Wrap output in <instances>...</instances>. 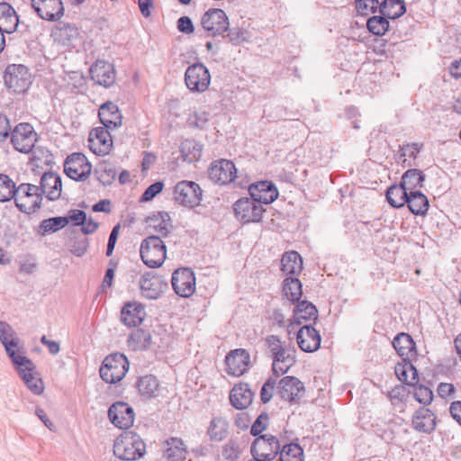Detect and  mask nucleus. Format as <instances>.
Masks as SVG:
<instances>
[{
	"mask_svg": "<svg viewBox=\"0 0 461 461\" xmlns=\"http://www.w3.org/2000/svg\"><path fill=\"white\" fill-rule=\"evenodd\" d=\"M265 345L271 354L272 369L276 375L285 374L295 364L296 349L294 346L282 341L276 335L267 336Z\"/></svg>",
	"mask_w": 461,
	"mask_h": 461,
	"instance_id": "obj_1",
	"label": "nucleus"
},
{
	"mask_svg": "<svg viewBox=\"0 0 461 461\" xmlns=\"http://www.w3.org/2000/svg\"><path fill=\"white\" fill-rule=\"evenodd\" d=\"M146 453L143 439L131 430H125L114 441L113 454L123 461L140 459Z\"/></svg>",
	"mask_w": 461,
	"mask_h": 461,
	"instance_id": "obj_2",
	"label": "nucleus"
},
{
	"mask_svg": "<svg viewBox=\"0 0 461 461\" xmlns=\"http://www.w3.org/2000/svg\"><path fill=\"white\" fill-rule=\"evenodd\" d=\"M130 363L122 353H113L104 357L99 369L100 377L107 384H117L126 375Z\"/></svg>",
	"mask_w": 461,
	"mask_h": 461,
	"instance_id": "obj_3",
	"label": "nucleus"
},
{
	"mask_svg": "<svg viewBox=\"0 0 461 461\" xmlns=\"http://www.w3.org/2000/svg\"><path fill=\"white\" fill-rule=\"evenodd\" d=\"M140 254L147 267H159L167 258V247L160 237L151 235L142 240Z\"/></svg>",
	"mask_w": 461,
	"mask_h": 461,
	"instance_id": "obj_4",
	"label": "nucleus"
},
{
	"mask_svg": "<svg viewBox=\"0 0 461 461\" xmlns=\"http://www.w3.org/2000/svg\"><path fill=\"white\" fill-rule=\"evenodd\" d=\"M14 199L20 212L31 214L41 209L42 194L39 191L38 185L23 183L17 187Z\"/></svg>",
	"mask_w": 461,
	"mask_h": 461,
	"instance_id": "obj_5",
	"label": "nucleus"
},
{
	"mask_svg": "<svg viewBox=\"0 0 461 461\" xmlns=\"http://www.w3.org/2000/svg\"><path fill=\"white\" fill-rule=\"evenodd\" d=\"M4 84L14 94L25 93L32 84L28 68L22 64L8 65L4 72Z\"/></svg>",
	"mask_w": 461,
	"mask_h": 461,
	"instance_id": "obj_6",
	"label": "nucleus"
},
{
	"mask_svg": "<svg viewBox=\"0 0 461 461\" xmlns=\"http://www.w3.org/2000/svg\"><path fill=\"white\" fill-rule=\"evenodd\" d=\"M203 198V190L200 185L194 181L183 180L178 182L174 187V200L176 203L194 208L200 205Z\"/></svg>",
	"mask_w": 461,
	"mask_h": 461,
	"instance_id": "obj_7",
	"label": "nucleus"
},
{
	"mask_svg": "<svg viewBox=\"0 0 461 461\" xmlns=\"http://www.w3.org/2000/svg\"><path fill=\"white\" fill-rule=\"evenodd\" d=\"M186 87L193 93H203L211 83V75L203 63L190 65L185 73Z\"/></svg>",
	"mask_w": 461,
	"mask_h": 461,
	"instance_id": "obj_8",
	"label": "nucleus"
},
{
	"mask_svg": "<svg viewBox=\"0 0 461 461\" xmlns=\"http://www.w3.org/2000/svg\"><path fill=\"white\" fill-rule=\"evenodd\" d=\"M280 442L278 438L270 434L257 437L250 447L253 457H258L263 461H272L278 455Z\"/></svg>",
	"mask_w": 461,
	"mask_h": 461,
	"instance_id": "obj_9",
	"label": "nucleus"
},
{
	"mask_svg": "<svg viewBox=\"0 0 461 461\" xmlns=\"http://www.w3.org/2000/svg\"><path fill=\"white\" fill-rule=\"evenodd\" d=\"M11 143L14 148L22 153L32 151L37 141V133L29 123H20L10 132Z\"/></svg>",
	"mask_w": 461,
	"mask_h": 461,
	"instance_id": "obj_10",
	"label": "nucleus"
},
{
	"mask_svg": "<svg viewBox=\"0 0 461 461\" xmlns=\"http://www.w3.org/2000/svg\"><path fill=\"white\" fill-rule=\"evenodd\" d=\"M18 362L13 365L27 388L36 395L41 394L44 385L42 380L35 376L36 366L33 362L25 356L19 357Z\"/></svg>",
	"mask_w": 461,
	"mask_h": 461,
	"instance_id": "obj_11",
	"label": "nucleus"
},
{
	"mask_svg": "<svg viewBox=\"0 0 461 461\" xmlns=\"http://www.w3.org/2000/svg\"><path fill=\"white\" fill-rule=\"evenodd\" d=\"M91 170L92 165L82 153H72L68 156L64 163V172L69 178L76 181H86L89 177Z\"/></svg>",
	"mask_w": 461,
	"mask_h": 461,
	"instance_id": "obj_12",
	"label": "nucleus"
},
{
	"mask_svg": "<svg viewBox=\"0 0 461 461\" xmlns=\"http://www.w3.org/2000/svg\"><path fill=\"white\" fill-rule=\"evenodd\" d=\"M0 342L4 346L12 363L19 364V357L24 356L23 348L19 346L20 339L13 327L3 321H0Z\"/></svg>",
	"mask_w": 461,
	"mask_h": 461,
	"instance_id": "obj_13",
	"label": "nucleus"
},
{
	"mask_svg": "<svg viewBox=\"0 0 461 461\" xmlns=\"http://www.w3.org/2000/svg\"><path fill=\"white\" fill-rule=\"evenodd\" d=\"M236 218L243 223L258 222L262 219L264 209L252 197L240 198L233 204Z\"/></svg>",
	"mask_w": 461,
	"mask_h": 461,
	"instance_id": "obj_14",
	"label": "nucleus"
},
{
	"mask_svg": "<svg viewBox=\"0 0 461 461\" xmlns=\"http://www.w3.org/2000/svg\"><path fill=\"white\" fill-rule=\"evenodd\" d=\"M171 285L175 293L184 298H188L195 292V276L189 267H180L172 274Z\"/></svg>",
	"mask_w": 461,
	"mask_h": 461,
	"instance_id": "obj_15",
	"label": "nucleus"
},
{
	"mask_svg": "<svg viewBox=\"0 0 461 461\" xmlns=\"http://www.w3.org/2000/svg\"><path fill=\"white\" fill-rule=\"evenodd\" d=\"M201 23L207 36L221 35L229 29V20L221 9H210L202 17Z\"/></svg>",
	"mask_w": 461,
	"mask_h": 461,
	"instance_id": "obj_16",
	"label": "nucleus"
},
{
	"mask_svg": "<svg viewBox=\"0 0 461 461\" xmlns=\"http://www.w3.org/2000/svg\"><path fill=\"white\" fill-rule=\"evenodd\" d=\"M108 417L115 427L127 429L132 426L135 413L133 408L127 402H116L110 406Z\"/></svg>",
	"mask_w": 461,
	"mask_h": 461,
	"instance_id": "obj_17",
	"label": "nucleus"
},
{
	"mask_svg": "<svg viewBox=\"0 0 461 461\" xmlns=\"http://www.w3.org/2000/svg\"><path fill=\"white\" fill-rule=\"evenodd\" d=\"M112 130L104 127L94 128L88 137L89 149L96 155H107L113 148Z\"/></svg>",
	"mask_w": 461,
	"mask_h": 461,
	"instance_id": "obj_18",
	"label": "nucleus"
},
{
	"mask_svg": "<svg viewBox=\"0 0 461 461\" xmlns=\"http://www.w3.org/2000/svg\"><path fill=\"white\" fill-rule=\"evenodd\" d=\"M237 169L232 161L220 159L212 163L209 168V178L219 185L231 183L236 177Z\"/></svg>",
	"mask_w": 461,
	"mask_h": 461,
	"instance_id": "obj_19",
	"label": "nucleus"
},
{
	"mask_svg": "<svg viewBox=\"0 0 461 461\" xmlns=\"http://www.w3.org/2000/svg\"><path fill=\"white\" fill-rule=\"evenodd\" d=\"M225 363L227 366L226 371L229 375L240 376L249 369V353L244 348L233 349L226 356Z\"/></svg>",
	"mask_w": 461,
	"mask_h": 461,
	"instance_id": "obj_20",
	"label": "nucleus"
},
{
	"mask_svg": "<svg viewBox=\"0 0 461 461\" xmlns=\"http://www.w3.org/2000/svg\"><path fill=\"white\" fill-rule=\"evenodd\" d=\"M32 6L43 20L56 22L64 15V5L61 0H32Z\"/></svg>",
	"mask_w": 461,
	"mask_h": 461,
	"instance_id": "obj_21",
	"label": "nucleus"
},
{
	"mask_svg": "<svg viewBox=\"0 0 461 461\" xmlns=\"http://www.w3.org/2000/svg\"><path fill=\"white\" fill-rule=\"evenodd\" d=\"M141 294L147 299H158L167 288V283L153 272L144 273L140 279Z\"/></svg>",
	"mask_w": 461,
	"mask_h": 461,
	"instance_id": "obj_22",
	"label": "nucleus"
},
{
	"mask_svg": "<svg viewBox=\"0 0 461 461\" xmlns=\"http://www.w3.org/2000/svg\"><path fill=\"white\" fill-rule=\"evenodd\" d=\"M89 73L92 80L104 87H109L115 82V69L112 63L104 60H96L90 68Z\"/></svg>",
	"mask_w": 461,
	"mask_h": 461,
	"instance_id": "obj_23",
	"label": "nucleus"
},
{
	"mask_svg": "<svg viewBox=\"0 0 461 461\" xmlns=\"http://www.w3.org/2000/svg\"><path fill=\"white\" fill-rule=\"evenodd\" d=\"M278 394L289 402L299 400L304 393V385L294 376H285L278 383Z\"/></svg>",
	"mask_w": 461,
	"mask_h": 461,
	"instance_id": "obj_24",
	"label": "nucleus"
},
{
	"mask_svg": "<svg viewBox=\"0 0 461 461\" xmlns=\"http://www.w3.org/2000/svg\"><path fill=\"white\" fill-rule=\"evenodd\" d=\"M250 196L258 203L269 204L278 197V190L271 181H259L249 187Z\"/></svg>",
	"mask_w": 461,
	"mask_h": 461,
	"instance_id": "obj_25",
	"label": "nucleus"
},
{
	"mask_svg": "<svg viewBox=\"0 0 461 461\" xmlns=\"http://www.w3.org/2000/svg\"><path fill=\"white\" fill-rule=\"evenodd\" d=\"M297 344L303 352H315L321 347V338L319 331L312 325H303L296 335Z\"/></svg>",
	"mask_w": 461,
	"mask_h": 461,
	"instance_id": "obj_26",
	"label": "nucleus"
},
{
	"mask_svg": "<svg viewBox=\"0 0 461 461\" xmlns=\"http://www.w3.org/2000/svg\"><path fill=\"white\" fill-rule=\"evenodd\" d=\"M62 182L61 177L58 173L50 171L45 172L41 177V185H38L39 191L43 195L54 201L60 197Z\"/></svg>",
	"mask_w": 461,
	"mask_h": 461,
	"instance_id": "obj_27",
	"label": "nucleus"
},
{
	"mask_svg": "<svg viewBox=\"0 0 461 461\" xmlns=\"http://www.w3.org/2000/svg\"><path fill=\"white\" fill-rule=\"evenodd\" d=\"M435 413L428 408L420 407L415 411L411 418L412 428L421 433L429 434L437 426Z\"/></svg>",
	"mask_w": 461,
	"mask_h": 461,
	"instance_id": "obj_28",
	"label": "nucleus"
},
{
	"mask_svg": "<svg viewBox=\"0 0 461 461\" xmlns=\"http://www.w3.org/2000/svg\"><path fill=\"white\" fill-rule=\"evenodd\" d=\"M98 116L103 127L106 129L113 131L122 126V115L113 102L103 104L99 108Z\"/></svg>",
	"mask_w": 461,
	"mask_h": 461,
	"instance_id": "obj_29",
	"label": "nucleus"
},
{
	"mask_svg": "<svg viewBox=\"0 0 461 461\" xmlns=\"http://www.w3.org/2000/svg\"><path fill=\"white\" fill-rule=\"evenodd\" d=\"M145 316V311L140 303H127L121 311V321L128 327L140 325Z\"/></svg>",
	"mask_w": 461,
	"mask_h": 461,
	"instance_id": "obj_30",
	"label": "nucleus"
},
{
	"mask_svg": "<svg viewBox=\"0 0 461 461\" xmlns=\"http://www.w3.org/2000/svg\"><path fill=\"white\" fill-rule=\"evenodd\" d=\"M295 303L291 324L302 325L303 321L317 320L318 310L313 303L306 300H300Z\"/></svg>",
	"mask_w": 461,
	"mask_h": 461,
	"instance_id": "obj_31",
	"label": "nucleus"
},
{
	"mask_svg": "<svg viewBox=\"0 0 461 461\" xmlns=\"http://www.w3.org/2000/svg\"><path fill=\"white\" fill-rule=\"evenodd\" d=\"M253 399V393L248 384L240 383L236 384L230 393V402L237 410H243L249 407Z\"/></svg>",
	"mask_w": 461,
	"mask_h": 461,
	"instance_id": "obj_32",
	"label": "nucleus"
},
{
	"mask_svg": "<svg viewBox=\"0 0 461 461\" xmlns=\"http://www.w3.org/2000/svg\"><path fill=\"white\" fill-rule=\"evenodd\" d=\"M19 24V17L14 8L6 2L0 3V30L7 34L14 32Z\"/></svg>",
	"mask_w": 461,
	"mask_h": 461,
	"instance_id": "obj_33",
	"label": "nucleus"
},
{
	"mask_svg": "<svg viewBox=\"0 0 461 461\" xmlns=\"http://www.w3.org/2000/svg\"><path fill=\"white\" fill-rule=\"evenodd\" d=\"M393 346L402 358H413L416 355V346L411 335L401 332L393 340Z\"/></svg>",
	"mask_w": 461,
	"mask_h": 461,
	"instance_id": "obj_34",
	"label": "nucleus"
},
{
	"mask_svg": "<svg viewBox=\"0 0 461 461\" xmlns=\"http://www.w3.org/2000/svg\"><path fill=\"white\" fill-rule=\"evenodd\" d=\"M77 35V28L71 23L58 25L51 32V37L54 39V41L63 46L70 45Z\"/></svg>",
	"mask_w": 461,
	"mask_h": 461,
	"instance_id": "obj_35",
	"label": "nucleus"
},
{
	"mask_svg": "<svg viewBox=\"0 0 461 461\" xmlns=\"http://www.w3.org/2000/svg\"><path fill=\"white\" fill-rule=\"evenodd\" d=\"M281 270L285 275H299L303 270L301 255L294 250L285 252L281 259Z\"/></svg>",
	"mask_w": 461,
	"mask_h": 461,
	"instance_id": "obj_36",
	"label": "nucleus"
},
{
	"mask_svg": "<svg viewBox=\"0 0 461 461\" xmlns=\"http://www.w3.org/2000/svg\"><path fill=\"white\" fill-rule=\"evenodd\" d=\"M229 434V422L221 417L216 416L212 419L207 429V435L212 441H222Z\"/></svg>",
	"mask_w": 461,
	"mask_h": 461,
	"instance_id": "obj_37",
	"label": "nucleus"
},
{
	"mask_svg": "<svg viewBox=\"0 0 461 461\" xmlns=\"http://www.w3.org/2000/svg\"><path fill=\"white\" fill-rule=\"evenodd\" d=\"M410 192L400 183L391 185L386 191V200L394 208H401L408 203Z\"/></svg>",
	"mask_w": 461,
	"mask_h": 461,
	"instance_id": "obj_38",
	"label": "nucleus"
},
{
	"mask_svg": "<svg viewBox=\"0 0 461 461\" xmlns=\"http://www.w3.org/2000/svg\"><path fill=\"white\" fill-rule=\"evenodd\" d=\"M127 344L134 351L147 349L151 344L150 332L143 329L134 330L129 335Z\"/></svg>",
	"mask_w": 461,
	"mask_h": 461,
	"instance_id": "obj_39",
	"label": "nucleus"
},
{
	"mask_svg": "<svg viewBox=\"0 0 461 461\" xmlns=\"http://www.w3.org/2000/svg\"><path fill=\"white\" fill-rule=\"evenodd\" d=\"M406 12V5L403 0H384L379 5V13L387 19H397Z\"/></svg>",
	"mask_w": 461,
	"mask_h": 461,
	"instance_id": "obj_40",
	"label": "nucleus"
},
{
	"mask_svg": "<svg viewBox=\"0 0 461 461\" xmlns=\"http://www.w3.org/2000/svg\"><path fill=\"white\" fill-rule=\"evenodd\" d=\"M180 152L184 161L196 162L202 157L203 145L194 140H185L181 142Z\"/></svg>",
	"mask_w": 461,
	"mask_h": 461,
	"instance_id": "obj_41",
	"label": "nucleus"
},
{
	"mask_svg": "<svg viewBox=\"0 0 461 461\" xmlns=\"http://www.w3.org/2000/svg\"><path fill=\"white\" fill-rule=\"evenodd\" d=\"M166 448L164 450V456L168 461H180L185 458V448L184 442L177 438H171L166 441Z\"/></svg>",
	"mask_w": 461,
	"mask_h": 461,
	"instance_id": "obj_42",
	"label": "nucleus"
},
{
	"mask_svg": "<svg viewBox=\"0 0 461 461\" xmlns=\"http://www.w3.org/2000/svg\"><path fill=\"white\" fill-rule=\"evenodd\" d=\"M406 204L415 215H424L429 209V200L420 191H411Z\"/></svg>",
	"mask_w": 461,
	"mask_h": 461,
	"instance_id": "obj_43",
	"label": "nucleus"
},
{
	"mask_svg": "<svg viewBox=\"0 0 461 461\" xmlns=\"http://www.w3.org/2000/svg\"><path fill=\"white\" fill-rule=\"evenodd\" d=\"M283 293L293 303L300 301L303 295L301 281L297 277H286L283 282Z\"/></svg>",
	"mask_w": 461,
	"mask_h": 461,
	"instance_id": "obj_44",
	"label": "nucleus"
},
{
	"mask_svg": "<svg viewBox=\"0 0 461 461\" xmlns=\"http://www.w3.org/2000/svg\"><path fill=\"white\" fill-rule=\"evenodd\" d=\"M137 388L141 396L151 398L156 396V393L159 388V384L156 376L147 375L139 378L137 382Z\"/></svg>",
	"mask_w": 461,
	"mask_h": 461,
	"instance_id": "obj_45",
	"label": "nucleus"
},
{
	"mask_svg": "<svg viewBox=\"0 0 461 461\" xmlns=\"http://www.w3.org/2000/svg\"><path fill=\"white\" fill-rule=\"evenodd\" d=\"M425 176L420 169H408L402 176L401 184L411 193L415 189L422 186Z\"/></svg>",
	"mask_w": 461,
	"mask_h": 461,
	"instance_id": "obj_46",
	"label": "nucleus"
},
{
	"mask_svg": "<svg viewBox=\"0 0 461 461\" xmlns=\"http://www.w3.org/2000/svg\"><path fill=\"white\" fill-rule=\"evenodd\" d=\"M280 461H303L304 452L303 447L297 443L285 445L279 449Z\"/></svg>",
	"mask_w": 461,
	"mask_h": 461,
	"instance_id": "obj_47",
	"label": "nucleus"
},
{
	"mask_svg": "<svg viewBox=\"0 0 461 461\" xmlns=\"http://www.w3.org/2000/svg\"><path fill=\"white\" fill-rule=\"evenodd\" d=\"M411 358H402V363H398L394 367V373L397 378L406 383L407 384H413L412 383H408V373L412 372V380L418 381V371L416 367L411 364Z\"/></svg>",
	"mask_w": 461,
	"mask_h": 461,
	"instance_id": "obj_48",
	"label": "nucleus"
},
{
	"mask_svg": "<svg viewBox=\"0 0 461 461\" xmlns=\"http://www.w3.org/2000/svg\"><path fill=\"white\" fill-rule=\"evenodd\" d=\"M366 27L374 35L383 36L388 32L390 23L387 17L380 14L368 18Z\"/></svg>",
	"mask_w": 461,
	"mask_h": 461,
	"instance_id": "obj_49",
	"label": "nucleus"
},
{
	"mask_svg": "<svg viewBox=\"0 0 461 461\" xmlns=\"http://www.w3.org/2000/svg\"><path fill=\"white\" fill-rule=\"evenodd\" d=\"M68 225V219L64 216L51 217L43 220L40 224V231L42 235L56 232Z\"/></svg>",
	"mask_w": 461,
	"mask_h": 461,
	"instance_id": "obj_50",
	"label": "nucleus"
},
{
	"mask_svg": "<svg viewBox=\"0 0 461 461\" xmlns=\"http://www.w3.org/2000/svg\"><path fill=\"white\" fill-rule=\"evenodd\" d=\"M16 190L14 182L8 176L0 174V202L14 199Z\"/></svg>",
	"mask_w": 461,
	"mask_h": 461,
	"instance_id": "obj_51",
	"label": "nucleus"
},
{
	"mask_svg": "<svg viewBox=\"0 0 461 461\" xmlns=\"http://www.w3.org/2000/svg\"><path fill=\"white\" fill-rule=\"evenodd\" d=\"M379 5L378 0H355L357 13L361 16L379 12Z\"/></svg>",
	"mask_w": 461,
	"mask_h": 461,
	"instance_id": "obj_52",
	"label": "nucleus"
},
{
	"mask_svg": "<svg viewBox=\"0 0 461 461\" xmlns=\"http://www.w3.org/2000/svg\"><path fill=\"white\" fill-rule=\"evenodd\" d=\"M387 398L393 405L403 402L409 396V391L402 384L395 385L391 391L386 393Z\"/></svg>",
	"mask_w": 461,
	"mask_h": 461,
	"instance_id": "obj_53",
	"label": "nucleus"
},
{
	"mask_svg": "<svg viewBox=\"0 0 461 461\" xmlns=\"http://www.w3.org/2000/svg\"><path fill=\"white\" fill-rule=\"evenodd\" d=\"M413 396L420 403L429 405L433 400V392L428 386L419 384L415 387Z\"/></svg>",
	"mask_w": 461,
	"mask_h": 461,
	"instance_id": "obj_54",
	"label": "nucleus"
},
{
	"mask_svg": "<svg viewBox=\"0 0 461 461\" xmlns=\"http://www.w3.org/2000/svg\"><path fill=\"white\" fill-rule=\"evenodd\" d=\"M221 454L227 461H237L240 455V449L239 445L230 439L222 447Z\"/></svg>",
	"mask_w": 461,
	"mask_h": 461,
	"instance_id": "obj_55",
	"label": "nucleus"
},
{
	"mask_svg": "<svg viewBox=\"0 0 461 461\" xmlns=\"http://www.w3.org/2000/svg\"><path fill=\"white\" fill-rule=\"evenodd\" d=\"M88 247L89 242L86 238H76L71 241L69 251L76 257H82L86 253Z\"/></svg>",
	"mask_w": 461,
	"mask_h": 461,
	"instance_id": "obj_56",
	"label": "nucleus"
},
{
	"mask_svg": "<svg viewBox=\"0 0 461 461\" xmlns=\"http://www.w3.org/2000/svg\"><path fill=\"white\" fill-rule=\"evenodd\" d=\"M164 188V183L161 181L151 184L142 194L140 202L151 201L157 194L162 192Z\"/></svg>",
	"mask_w": 461,
	"mask_h": 461,
	"instance_id": "obj_57",
	"label": "nucleus"
},
{
	"mask_svg": "<svg viewBox=\"0 0 461 461\" xmlns=\"http://www.w3.org/2000/svg\"><path fill=\"white\" fill-rule=\"evenodd\" d=\"M227 36L234 45H239L248 41V32L239 27L229 29Z\"/></svg>",
	"mask_w": 461,
	"mask_h": 461,
	"instance_id": "obj_58",
	"label": "nucleus"
},
{
	"mask_svg": "<svg viewBox=\"0 0 461 461\" xmlns=\"http://www.w3.org/2000/svg\"><path fill=\"white\" fill-rule=\"evenodd\" d=\"M100 179L104 183H111L116 176V170L111 163L103 162L100 164Z\"/></svg>",
	"mask_w": 461,
	"mask_h": 461,
	"instance_id": "obj_59",
	"label": "nucleus"
},
{
	"mask_svg": "<svg viewBox=\"0 0 461 461\" xmlns=\"http://www.w3.org/2000/svg\"><path fill=\"white\" fill-rule=\"evenodd\" d=\"M267 420L268 415L266 412H262L251 426V435L255 437L260 436L259 434L263 432L267 427Z\"/></svg>",
	"mask_w": 461,
	"mask_h": 461,
	"instance_id": "obj_60",
	"label": "nucleus"
},
{
	"mask_svg": "<svg viewBox=\"0 0 461 461\" xmlns=\"http://www.w3.org/2000/svg\"><path fill=\"white\" fill-rule=\"evenodd\" d=\"M276 386V380L273 378H268L266 383L263 384L261 391H260V398L262 402L267 403L268 402L272 396L273 392Z\"/></svg>",
	"mask_w": 461,
	"mask_h": 461,
	"instance_id": "obj_61",
	"label": "nucleus"
},
{
	"mask_svg": "<svg viewBox=\"0 0 461 461\" xmlns=\"http://www.w3.org/2000/svg\"><path fill=\"white\" fill-rule=\"evenodd\" d=\"M86 212L82 210L74 209L68 211V215L64 217L68 219V224L70 221H72L73 225L81 226L83 223L86 222Z\"/></svg>",
	"mask_w": 461,
	"mask_h": 461,
	"instance_id": "obj_62",
	"label": "nucleus"
},
{
	"mask_svg": "<svg viewBox=\"0 0 461 461\" xmlns=\"http://www.w3.org/2000/svg\"><path fill=\"white\" fill-rule=\"evenodd\" d=\"M177 30L185 34H191L194 32V26L190 17L182 16L177 21Z\"/></svg>",
	"mask_w": 461,
	"mask_h": 461,
	"instance_id": "obj_63",
	"label": "nucleus"
},
{
	"mask_svg": "<svg viewBox=\"0 0 461 461\" xmlns=\"http://www.w3.org/2000/svg\"><path fill=\"white\" fill-rule=\"evenodd\" d=\"M456 393V387L451 383H440L437 388V393L440 398L446 399L453 397Z\"/></svg>",
	"mask_w": 461,
	"mask_h": 461,
	"instance_id": "obj_64",
	"label": "nucleus"
}]
</instances>
